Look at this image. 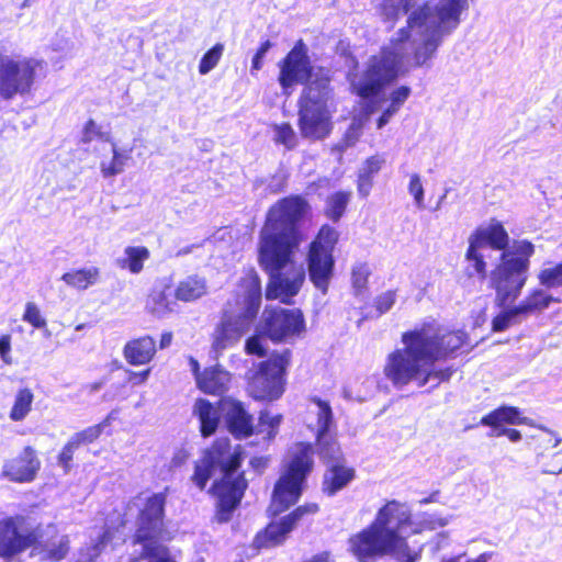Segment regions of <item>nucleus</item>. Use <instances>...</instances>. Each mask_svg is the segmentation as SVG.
Masks as SVG:
<instances>
[{"mask_svg": "<svg viewBox=\"0 0 562 562\" xmlns=\"http://www.w3.org/2000/svg\"><path fill=\"white\" fill-rule=\"evenodd\" d=\"M308 210V202L300 194L281 198L268 209L260 232L258 262L269 276L265 292L269 301L291 304L305 281V272L294 255L302 240L299 225Z\"/></svg>", "mask_w": 562, "mask_h": 562, "instance_id": "f257e3e1", "label": "nucleus"}, {"mask_svg": "<svg viewBox=\"0 0 562 562\" xmlns=\"http://www.w3.org/2000/svg\"><path fill=\"white\" fill-rule=\"evenodd\" d=\"M402 348L391 351L383 367V374L395 387L416 382L419 387L436 380V385L448 382L453 367L430 368L438 361L451 358L467 344L462 330L440 334L432 322H425L401 335Z\"/></svg>", "mask_w": 562, "mask_h": 562, "instance_id": "f03ea898", "label": "nucleus"}, {"mask_svg": "<svg viewBox=\"0 0 562 562\" xmlns=\"http://www.w3.org/2000/svg\"><path fill=\"white\" fill-rule=\"evenodd\" d=\"M243 462V447L233 446L228 438H216L194 462L190 481L200 491L206 488L215 471L220 473L207 490L214 499L213 520L216 524H226L233 519L249 487L246 472L241 470Z\"/></svg>", "mask_w": 562, "mask_h": 562, "instance_id": "7ed1b4c3", "label": "nucleus"}, {"mask_svg": "<svg viewBox=\"0 0 562 562\" xmlns=\"http://www.w3.org/2000/svg\"><path fill=\"white\" fill-rule=\"evenodd\" d=\"M407 531L418 532L411 508L397 499H390L378 509L367 527L348 538V551L358 562H376L386 555L397 562H417L420 551L411 550Z\"/></svg>", "mask_w": 562, "mask_h": 562, "instance_id": "20e7f679", "label": "nucleus"}, {"mask_svg": "<svg viewBox=\"0 0 562 562\" xmlns=\"http://www.w3.org/2000/svg\"><path fill=\"white\" fill-rule=\"evenodd\" d=\"M469 238L482 248L490 246L502 251L498 262L490 272V289L495 292L496 306L515 303L528 281L535 245L524 239L515 241L513 248L508 249L509 235L504 225L496 220H492L486 227L475 228Z\"/></svg>", "mask_w": 562, "mask_h": 562, "instance_id": "39448f33", "label": "nucleus"}, {"mask_svg": "<svg viewBox=\"0 0 562 562\" xmlns=\"http://www.w3.org/2000/svg\"><path fill=\"white\" fill-rule=\"evenodd\" d=\"M26 518L22 515L4 517L0 520V558L12 561L26 550L42 562H59L70 552V538L54 522L44 528L38 525L25 528Z\"/></svg>", "mask_w": 562, "mask_h": 562, "instance_id": "423d86ee", "label": "nucleus"}, {"mask_svg": "<svg viewBox=\"0 0 562 562\" xmlns=\"http://www.w3.org/2000/svg\"><path fill=\"white\" fill-rule=\"evenodd\" d=\"M314 467L313 445L307 441L296 442L274 482L267 508L269 517H278L300 501Z\"/></svg>", "mask_w": 562, "mask_h": 562, "instance_id": "0eeeda50", "label": "nucleus"}, {"mask_svg": "<svg viewBox=\"0 0 562 562\" xmlns=\"http://www.w3.org/2000/svg\"><path fill=\"white\" fill-rule=\"evenodd\" d=\"M167 492L165 488L148 496L137 514L133 543L143 546L140 558L149 562H177L168 547L157 543L165 532Z\"/></svg>", "mask_w": 562, "mask_h": 562, "instance_id": "6e6552de", "label": "nucleus"}, {"mask_svg": "<svg viewBox=\"0 0 562 562\" xmlns=\"http://www.w3.org/2000/svg\"><path fill=\"white\" fill-rule=\"evenodd\" d=\"M340 233L329 224H323L307 245L305 263L311 283L323 295L327 294L335 276V248Z\"/></svg>", "mask_w": 562, "mask_h": 562, "instance_id": "1a4fd4ad", "label": "nucleus"}, {"mask_svg": "<svg viewBox=\"0 0 562 562\" xmlns=\"http://www.w3.org/2000/svg\"><path fill=\"white\" fill-rule=\"evenodd\" d=\"M292 351H273L260 361L247 379V392L257 402H273L282 397L286 387Z\"/></svg>", "mask_w": 562, "mask_h": 562, "instance_id": "9d476101", "label": "nucleus"}, {"mask_svg": "<svg viewBox=\"0 0 562 562\" xmlns=\"http://www.w3.org/2000/svg\"><path fill=\"white\" fill-rule=\"evenodd\" d=\"M44 60L32 57L0 55V98L12 100L31 93Z\"/></svg>", "mask_w": 562, "mask_h": 562, "instance_id": "9b49d317", "label": "nucleus"}, {"mask_svg": "<svg viewBox=\"0 0 562 562\" xmlns=\"http://www.w3.org/2000/svg\"><path fill=\"white\" fill-rule=\"evenodd\" d=\"M321 507L315 502H306L294 507L291 512L271 520L254 537L252 548L257 550L270 549L281 546L295 528L308 521L311 517L318 514Z\"/></svg>", "mask_w": 562, "mask_h": 562, "instance_id": "f8f14e48", "label": "nucleus"}, {"mask_svg": "<svg viewBox=\"0 0 562 562\" xmlns=\"http://www.w3.org/2000/svg\"><path fill=\"white\" fill-rule=\"evenodd\" d=\"M261 335L273 344L290 341L305 331V318L300 308H266Z\"/></svg>", "mask_w": 562, "mask_h": 562, "instance_id": "ddd939ff", "label": "nucleus"}, {"mask_svg": "<svg viewBox=\"0 0 562 562\" xmlns=\"http://www.w3.org/2000/svg\"><path fill=\"white\" fill-rule=\"evenodd\" d=\"M278 68V82L283 94H291L295 86L308 81L313 66L303 40H299L285 56L279 60Z\"/></svg>", "mask_w": 562, "mask_h": 562, "instance_id": "4468645a", "label": "nucleus"}, {"mask_svg": "<svg viewBox=\"0 0 562 562\" xmlns=\"http://www.w3.org/2000/svg\"><path fill=\"white\" fill-rule=\"evenodd\" d=\"M297 124L304 138L312 140L324 139L333 130L327 104L299 102Z\"/></svg>", "mask_w": 562, "mask_h": 562, "instance_id": "2eb2a0df", "label": "nucleus"}, {"mask_svg": "<svg viewBox=\"0 0 562 562\" xmlns=\"http://www.w3.org/2000/svg\"><path fill=\"white\" fill-rule=\"evenodd\" d=\"M254 319L255 318H246V314L244 313L234 315L229 311H224L211 335L212 350L220 355L225 349L238 342L243 335L249 330Z\"/></svg>", "mask_w": 562, "mask_h": 562, "instance_id": "dca6fc26", "label": "nucleus"}, {"mask_svg": "<svg viewBox=\"0 0 562 562\" xmlns=\"http://www.w3.org/2000/svg\"><path fill=\"white\" fill-rule=\"evenodd\" d=\"M41 464L36 450L25 446L15 457L3 463L1 477L13 483H30L36 479Z\"/></svg>", "mask_w": 562, "mask_h": 562, "instance_id": "f3484780", "label": "nucleus"}, {"mask_svg": "<svg viewBox=\"0 0 562 562\" xmlns=\"http://www.w3.org/2000/svg\"><path fill=\"white\" fill-rule=\"evenodd\" d=\"M402 64L403 56L400 52L390 46H383L378 55L371 56L366 75L376 77L390 85L405 74Z\"/></svg>", "mask_w": 562, "mask_h": 562, "instance_id": "a211bd4d", "label": "nucleus"}, {"mask_svg": "<svg viewBox=\"0 0 562 562\" xmlns=\"http://www.w3.org/2000/svg\"><path fill=\"white\" fill-rule=\"evenodd\" d=\"M225 407V423L227 430L235 439H246L255 431L254 416L246 409L243 402L227 397L217 402Z\"/></svg>", "mask_w": 562, "mask_h": 562, "instance_id": "6ab92c4d", "label": "nucleus"}, {"mask_svg": "<svg viewBox=\"0 0 562 562\" xmlns=\"http://www.w3.org/2000/svg\"><path fill=\"white\" fill-rule=\"evenodd\" d=\"M355 479L356 469L349 465L345 459H338L327 464L322 477V492L326 496H335L346 488Z\"/></svg>", "mask_w": 562, "mask_h": 562, "instance_id": "aec40b11", "label": "nucleus"}, {"mask_svg": "<svg viewBox=\"0 0 562 562\" xmlns=\"http://www.w3.org/2000/svg\"><path fill=\"white\" fill-rule=\"evenodd\" d=\"M240 295L244 297L246 318H256L262 297L261 279L255 268L244 270L237 282Z\"/></svg>", "mask_w": 562, "mask_h": 562, "instance_id": "412c9836", "label": "nucleus"}, {"mask_svg": "<svg viewBox=\"0 0 562 562\" xmlns=\"http://www.w3.org/2000/svg\"><path fill=\"white\" fill-rule=\"evenodd\" d=\"M330 82L331 75L328 68L323 66H319L316 69L313 68L308 81L303 82L304 88L299 102L327 104V100L333 91Z\"/></svg>", "mask_w": 562, "mask_h": 562, "instance_id": "4be33fe9", "label": "nucleus"}, {"mask_svg": "<svg viewBox=\"0 0 562 562\" xmlns=\"http://www.w3.org/2000/svg\"><path fill=\"white\" fill-rule=\"evenodd\" d=\"M156 353V340L150 335L132 338L123 347V357L131 366L148 364L154 360Z\"/></svg>", "mask_w": 562, "mask_h": 562, "instance_id": "5701e85b", "label": "nucleus"}, {"mask_svg": "<svg viewBox=\"0 0 562 562\" xmlns=\"http://www.w3.org/2000/svg\"><path fill=\"white\" fill-rule=\"evenodd\" d=\"M231 380V373L221 364H215L203 370L196 386L205 394L222 396L228 390Z\"/></svg>", "mask_w": 562, "mask_h": 562, "instance_id": "b1692460", "label": "nucleus"}, {"mask_svg": "<svg viewBox=\"0 0 562 562\" xmlns=\"http://www.w3.org/2000/svg\"><path fill=\"white\" fill-rule=\"evenodd\" d=\"M193 415L200 424V434L203 438L214 435L221 423L218 407L206 398L199 397L193 405Z\"/></svg>", "mask_w": 562, "mask_h": 562, "instance_id": "393cba45", "label": "nucleus"}, {"mask_svg": "<svg viewBox=\"0 0 562 562\" xmlns=\"http://www.w3.org/2000/svg\"><path fill=\"white\" fill-rule=\"evenodd\" d=\"M467 8V0H442L435 9L438 24L432 30H440L442 37L460 23V14Z\"/></svg>", "mask_w": 562, "mask_h": 562, "instance_id": "a878e982", "label": "nucleus"}, {"mask_svg": "<svg viewBox=\"0 0 562 562\" xmlns=\"http://www.w3.org/2000/svg\"><path fill=\"white\" fill-rule=\"evenodd\" d=\"M172 290L171 280H160L155 284L146 297L147 311L156 316H164L172 311V302L170 301Z\"/></svg>", "mask_w": 562, "mask_h": 562, "instance_id": "bb28decb", "label": "nucleus"}, {"mask_svg": "<svg viewBox=\"0 0 562 562\" xmlns=\"http://www.w3.org/2000/svg\"><path fill=\"white\" fill-rule=\"evenodd\" d=\"M468 243L469 245L464 254L467 265L463 268L462 277L465 281H472L474 278L484 281L490 274L487 273V261L481 251L482 247L470 238Z\"/></svg>", "mask_w": 562, "mask_h": 562, "instance_id": "cd10ccee", "label": "nucleus"}, {"mask_svg": "<svg viewBox=\"0 0 562 562\" xmlns=\"http://www.w3.org/2000/svg\"><path fill=\"white\" fill-rule=\"evenodd\" d=\"M526 417L521 416V412L516 406L501 405L491 411L480 419V425L491 427L493 431L504 428V424L524 425Z\"/></svg>", "mask_w": 562, "mask_h": 562, "instance_id": "c85d7f7f", "label": "nucleus"}, {"mask_svg": "<svg viewBox=\"0 0 562 562\" xmlns=\"http://www.w3.org/2000/svg\"><path fill=\"white\" fill-rule=\"evenodd\" d=\"M385 162L384 156L380 154L372 155L363 161L362 169L357 178V191L361 198L369 196L373 187V178Z\"/></svg>", "mask_w": 562, "mask_h": 562, "instance_id": "c756f323", "label": "nucleus"}, {"mask_svg": "<svg viewBox=\"0 0 562 562\" xmlns=\"http://www.w3.org/2000/svg\"><path fill=\"white\" fill-rule=\"evenodd\" d=\"M552 303H561V299L547 293L543 289L535 288L517 306L522 316H528L547 310Z\"/></svg>", "mask_w": 562, "mask_h": 562, "instance_id": "7c9ffc66", "label": "nucleus"}, {"mask_svg": "<svg viewBox=\"0 0 562 562\" xmlns=\"http://www.w3.org/2000/svg\"><path fill=\"white\" fill-rule=\"evenodd\" d=\"M100 274L98 267L79 268L65 272L60 280L71 289L85 291L99 282Z\"/></svg>", "mask_w": 562, "mask_h": 562, "instance_id": "2f4dec72", "label": "nucleus"}, {"mask_svg": "<svg viewBox=\"0 0 562 562\" xmlns=\"http://www.w3.org/2000/svg\"><path fill=\"white\" fill-rule=\"evenodd\" d=\"M441 42L442 32L440 30H431L427 37L414 48L412 53L413 66L422 67L426 65L435 56Z\"/></svg>", "mask_w": 562, "mask_h": 562, "instance_id": "473e14b6", "label": "nucleus"}, {"mask_svg": "<svg viewBox=\"0 0 562 562\" xmlns=\"http://www.w3.org/2000/svg\"><path fill=\"white\" fill-rule=\"evenodd\" d=\"M206 292V282L198 276H189L181 280L176 290L175 296L181 302H193Z\"/></svg>", "mask_w": 562, "mask_h": 562, "instance_id": "72a5a7b5", "label": "nucleus"}, {"mask_svg": "<svg viewBox=\"0 0 562 562\" xmlns=\"http://www.w3.org/2000/svg\"><path fill=\"white\" fill-rule=\"evenodd\" d=\"M124 258L119 260L122 269H127L133 274H138L144 269V263L149 259V249L145 246H128L124 250Z\"/></svg>", "mask_w": 562, "mask_h": 562, "instance_id": "f704fd0d", "label": "nucleus"}, {"mask_svg": "<svg viewBox=\"0 0 562 562\" xmlns=\"http://www.w3.org/2000/svg\"><path fill=\"white\" fill-rule=\"evenodd\" d=\"M315 445L318 456L326 462L331 463L338 459H345L341 452L340 445L334 434L327 432L326 435H315Z\"/></svg>", "mask_w": 562, "mask_h": 562, "instance_id": "c9c22d12", "label": "nucleus"}, {"mask_svg": "<svg viewBox=\"0 0 562 562\" xmlns=\"http://www.w3.org/2000/svg\"><path fill=\"white\" fill-rule=\"evenodd\" d=\"M351 191H336L327 198L324 214L334 223L339 222L344 216L351 199Z\"/></svg>", "mask_w": 562, "mask_h": 562, "instance_id": "e433bc0d", "label": "nucleus"}, {"mask_svg": "<svg viewBox=\"0 0 562 562\" xmlns=\"http://www.w3.org/2000/svg\"><path fill=\"white\" fill-rule=\"evenodd\" d=\"M34 394L31 389H20L14 397L13 405L10 409L9 417L13 422L23 420L32 409Z\"/></svg>", "mask_w": 562, "mask_h": 562, "instance_id": "4c0bfd02", "label": "nucleus"}, {"mask_svg": "<svg viewBox=\"0 0 562 562\" xmlns=\"http://www.w3.org/2000/svg\"><path fill=\"white\" fill-rule=\"evenodd\" d=\"M514 303H508L501 306L503 310L493 316L491 321V330L493 333H503L507 330L512 325L517 323V317L522 316L520 310Z\"/></svg>", "mask_w": 562, "mask_h": 562, "instance_id": "58836bf2", "label": "nucleus"}, {"mask_svg": "<svg viewBox=\"0 0 562 562\" xmlns=\"http://www.w3.org/2000/svg\"><path fill=\"white\" fill-rule=\"evenodd\" d=\"M310 401L318 407L316 434H319V436L326 435L334 427V414L331 406L329 402L317 396H312Z\"/></svg>", "mask_w": 562, "mask_h": 562, "instance_id": "ea45409f", "label": "nucleus"}, {"mask_svg": "<svg viewBox=\"0 0 562 562\" xmlns=\"http://www.w3.org/2000/svg\"><path fill=\"white\" fill-rule=\"evenodd\" d=\"M375 9L378 14L383 19L385 22H395L398 20L401 10H403L404 13H407L409 11V4L408 2L403 3L402 0H375Z\"/></svg>", "mask_w": 562, "mask_h": 562, "instance_id": "a19ab883", "label": "nucleus"}, {"mask_svg": "<svg viewBox=\"0 0 562 562\" xmlns=\"http://www.w3.org/2000/svg\"><path fill=\"white\" fill-rule=\"evenodd\" d=\"M539 284L544 289L562 288V261L540 269L537 274Z\"/></svg>", "mask_w": 562, "mask_h": 562, "instance_id": "79ce46f5", "label": "nucleus"}, {"mask_svg": "<svg viewBox=\"0 0 562 562\" xmlns=\"http://www.w3.org/2000/svg\"><path fill=\"white\" fill-rule=\"evenodd\" d=\"M111 417L106 416L101 423L89 426L81 431L74 434L70 440L79 448L82 445L94 442L103 432V429L110 425Z\"/></svg>", "mask_w": 562, "mask_h": 562, "instance_id": "37998d69", "label": "nucleus"}, {"mask_svg": "<svg viewBox=\"0 0 562 562\" xmlns=\"http://www.w3.org/2000/svg\"><path fill=\"white\" fill-rule=\"evenodd\" d=\"M224 50V45L216 43L209 50H206L199 63V72L206 75L210 72L220 61Z\"/></svg>", "mask_w": 562, "mask_h": 562, "instance_id": "c03bdc74", "label": "nucleus"}, {"mask_svg": "<svg viewBox=\"0 0 562 562\" xmlns=\"http://www.w3.org/2000/svg\"><path fill=\"white\" fill-rule=\"evenodd\" d=\"M112 153L111 161L109 164H101V172L104 178L116 176L124 170L127 157L119 151L115 144H113Z\"/></svg>", "mask_w": 562, "mask_h": 562, "instance_id": "a18cd8bd", "label": "nucleus"}, {"mask_svg": "<svg viewBox=\"0 0 562 562\" xmlns=\"http://www.w3.org/2000/svg\"><path fill=\"white\" fill-rule=\"evenodd\" d=\"M281 419V415L270 416L267 412H261L258 432H265L266 438L269 440L273 439L278 434Z\"/></svg>", "mask_w": 562, "mask_h": 562, "instance_id": "49530a36", "label": "nucleus"}, {"mask_svg": "<svg viewBox=\"0 0 562 562\" xmlns=\"http://www.w3.org/2000/svg\"><path fill=\"white\" fill-rule=\"evenodd\" d=\"M366 76V80L358 87V95L363 99H370L378 95L383 87L387 86L385 82L373 76Z\"/></svg>", "mask_w": 562, "mask_h": 562, "instance_id": "de8ad7c7", "label": "nucleus"}, {"mask_svg": "<svg viewBox=\"0 0 562 562\" xmlns=\"http://www.w3.org/2000/svg\"><path fill=\"white\" fill-rule=\"evenodd\" d=\"M431 14L432 9L430 4L428 2H424L408 14L406 22L413 29L422 27L427 23Z\"/></svg>", "mask_w": 562, "mask_h": 562, "instance_id": "09e8293b", "label": "nucleus"}, {"mask_svg": "<svg viewBox=\"0 0 562 562\" xmlns=\"http://www.w3.org/2000/svg\"><path fill=\"white\" fill-rule=\"evenodd\" d=\"M100 139L108 140L109 136L106 133L102 132L101 126L97 124V122L92 119H89L82 128L81 143L90 144L91 142Z\"/></svg>", "mask_w": 562, "mask_h": 562, "instance_id": "8fccbe9b", "label": "nucleus"}, {"mask_svg": "<svg viewBox=\"0 0 562 562\" xmlns=\"http://www.w3.org/2000/svg\"><path fill=\"white\" fill-rule=\"evenodd\" d=\"M22 319L36 329H42L47 325L46 319L42 316L40 308L33 302H27L25 304Z\"/></svg>", "mask_w": 562, "mask_h": 562, "instance_id": "3c124183", "label": "nucleus"}, {"mask_svg": "<svg viewBox=\"0 0 562 562\" xmlns=\"http://www.w3.org/2000/svg\"><path fill=\"white\" fill-rule=\"evenodd\" d=\"M276 142L292 149L295 144V133L289 123H282L276 127Z\"/></svg>", "mask_w": 562, "mask_h": 562, "instance_id": "603ef678", "label": "nucleus"}, {"mask_svg": "<svg viewBox=\"0 0 562 562\" xmlns=\"http://www.w3.org/2000/svg\"><path fill=\"white\" fill-rule=\"evenodd\" d=\"M77 449L78 447L69 439L58 453L57 461L63 468L64 473H68L71 470L74 453Z\"/></svg>", "mask_w": 562, "mask_h": 562, "instance_id": "864d4df0", "label": "nucleus"}, {"mask_svg": "<svg viewBox=\"0 0 562 562\" xmlns=\"http://www.w3.org/2000/svg\"><path fill=\"white\" fill-rule=\"evenodd\" d=\"M369 276L370 270L366 263L355 266L351 272L352 285L358 290L364 289L367 286Z\"/></svg>", "mask_w": 562, "mask_h": 562, "instance_id": "5fc2aeb1", "label": "nucleus"}, {"mask_svg": "<svg viewBox=\"0 0 562 562\" xmlns=\"http://www.w3.org/2000/svg\"><path fill=\"white\" fill-rule=\"evenodd\" d=\"M261 333L255 334L246 339L245 342V351L247 355L257 356V357H266L267 349L261 344Z\"/></svg>", "mask_w": 562, "mask_h": 562, "instance_id": "6e6d98bb", "label": "nucleus"}, {"mask_svg": "<svg viewBox=\"0 0 562 562\" xmlns=\"http://www.w3.org/2000/svg\"><path fill=\"white\" fill-rule=\"evenodd\" d=\"M412 90L408 86H400L391 92L390 100L391 103L389 106L394 109L396 112L402 108V105L409 98Z\"/></svg>", "mask_w": 562, "mask_h": 562, "instance_id": "4d7b16f0", "label": "nucleus"}, {"mask_svg": "<svg viewBox=\"0 0 562 562\" xmlns=\"http://www.w3.org/2000/svg\"><path fill=\"white\" fill-rule=\"evenodd\" d=\"M396 300V293L393 290H389L375 297V308L378 316L386 313L392 308Z\"/></svg>", "mask_w": 562, "mask_h": 562, "instance_id": "13d9d810", "label": "nucleus"}, {"mask_svg": "<svg viewBox=\"0 0 562 562\" xmlns=\"http://www.w3.org/2000/svg\"><path fill=\"white\" fill-rule=\"evenodd\" d=\"M408 191L414 196V200L418 206H423L424 203V188L420 177L416 173L412 175L408 183Z\"/></svg>", "mask_w": 562, "mask_h": 562, "instance_id": "bf43d9fd", "label": "nucleus"}, {"mask_svg": "<svg viewBox=\"0 0 562 562\" xmlns=\"http://www.w3.org/2000/svg\"><path fill=\"white\" fill-rule=\"evenodd\" d=\"M272 47V43L269 40H266L260 43L259 47L257 48L255 55L251 59V71H258L263 66V57L266 53Z\"/></svg>", "mask_w": 562, "mask_h": 562, "instance_id": "052dcab7", "label": "nucleus"}, {"mask_svg": "<svg viewBox=\"0 0 562 562\" xmlns=\"http://www.w3.org/2000/svg\"><path fill=\"white\" fill-rule=\"evenodd\" d=\"M151 373V368L148 367L142 371H132V370H128L127 371V376H126V381L127 383H130L131 385H142L144 383L147 382L149 375Z\"/></svg>", "mask_w": 562, "mask_h": 562, "instance_id": "680f3d73", "label": "nucleus"}, {"mask_svg": "<svg viewBox=\"0 0 562 562\" xmlns=\"http://www.w3.org/2000/svg\"><path fill=\"white\" fill-rule=\"evenodd\" d=\"M11 352V336L4 334L0 336V358L5 364L12 363Z\"/></svg>", "mask_w": 562, "mask_h": 562, "instance_id": "e2e57ef3", "label": "nucleus"}, {"mask_svg": "<svg viewBox=\"0 0 562 562\" xmlns=\"http://www.w3.org/2000/svg\"><path fill=\"white\" fill-rule=\"evenodd\" d=\"M492 436H506L512 442H518L521 439L520 430L515 428H502L498 429L497 431H493Z\"/></svg>", "mask_w": 562, "mask_h": 562, "instance_id": "0e129e2a", "label": "nucleus"}, {"mask_svg": "<svg viewBox=\"0 0 562 562\" xmlns=\"http://www.w3.org/2000/svg\"><path fill=\"white\" fill-rule=\"evenodd\" d=\"M301 562H335V560L329 551H321Z\"/></svg>", "mask_w": 562, "mask_h": 562, "instance_id": "69168bd1", "label": "nucleus"}, {"mask_svg": "<svg viewBox=\"0 0 562 562\" xmlns=\"http://www.w3.org/2000/svg\"><path fill=\"white\" fill-rule=\"evenodd\" d=\"M269 459L267 457H254L250 459L249 464L250 467L261 473L268 465Z\"/></svg>", "mask_w": 562, "mask_h": 562, "instance_id": "338daca9", "label": "nucleus"}, {"mask_svg": "<svg viewBox=\"0 0 562 562\" xmlns=\"http://www.w3.org/2000/svg\"><path fill=\"white\" fill-rule=\"evenodd\" d=\"M396 111L392 109L391 106H387L379 116L376 121V127L382 128L385 124L389 123L392 115H394Z\"/></svg>", "mask_w": 562, "mask_h": 562, "instance_id": "774afa93", "label": "nucleus"}]
</instances>
